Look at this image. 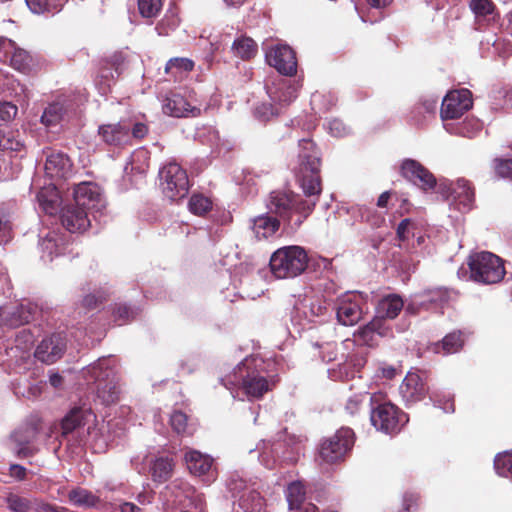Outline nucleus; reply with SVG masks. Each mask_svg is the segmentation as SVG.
I'll use <instances>...</instances> for the list:
<instances>
[{
  "label": "nucleus",
  "instance_id": "obj_1",
  "mask_svg": "<svg viewBox=\"0 0 512 512\" xmlns=\"http://www.w3.org/2000/svg\"><path fill=\"white\" fill-rule=\"evenodd\" d=\"M263 361L258 357H247L234 369L227 380L221 383L228 389L241 385L249 398H261L276 384L275 377H266L262 374Z\"/></svg>",
  "mask_w": 512,
  "mask_h": 512
},
{
  "label": "nucleus",
  "instance_id": "obj_2",
  "mask_svg": "<svg viewBox=\"0 0 512 512\" xmlns=\"http://www.w3.org/2000/svg\"><path fill=\"white\" fill-rule=\"evenodd\" d=\"M84 377L89 384L95 387L97 398L104 405L117 401L119 389L116 379V370L112 358H101L84 370Z\"/></svg>",
  "mask_w": 512,
  "mask_h": 512
},
{
  "label": "nucleus",
  "instance_id": "obj_3",
  "mask_svg": "<svg viewBox=\"0 0 512 512\" xmlns=\"http://www.w3.org/2000/svg\"><path fill=\"white\" fill-rule=\"evenodd\" d=\"M298 178L303 192L308 197H318L322 191L320 172V157L315 144L310 139L299 142Z\"/></svg>",
  "mask_w": 512,
  "mask_h": 512
},
{
  "label": "nucleus",
  "instance_id": "obj_4",
  "mask_svg": "<svg viewBox=\"0 0 512 512\" xmlns=\"http://www.w3.org/2000/svg\"><path fill=\"white\" fill-rule=\"evenodd\" d=\"M308 265V255L300 246H286L276 250L270 258V269L278 279L294 278Z\"/></svg>",
  "mask_w": 512,
  "mask_h": 512
},
{
  "label": "nucleus",
  "instance_id": "obj_5",
  "mask_svg": "<svg viewBox=\"0 0 512 512\" xmlns=\"http://www.w3.org/2000/svg\"><path fill=\"white\" fill-rule=\"evenodd\" d=\"M470 278L483 284L500 282L505 275L503 261L491 252H479L468 259Z\"/></svg>",
  "mask_w": 512,
  "mask_h": 512
},
{
  "label": "nucleus",
  "instance_id": "obj_6",
  "mask_svg": "<svg viewBox=\"0 0 512 512\" xmlns=\"http://www.w3.org/2000/svg\"><path fill=\"white\" fill-rule=\"evenodd\" d=\"M381 394H372L370 400L372 405L377 404L371 410V423L380 431L387 434L397 433L401 427L408 422V417L390 402L379 403Z\"/></svg>",
  "mask_w": 512,
  "mask_h": 512
},
{
  "label": "nucleus",
  "instance_id": "obj_7",
  "mask_svg": "<svg viewBox=\"0 0 512 512\" xmlns=\"http://www.w3.org/2000/svg\"><path fill=\"white\" fill-rule=\"evenodd\" d=\"M354 443V433L350 428H341L325 439L319 448V460L333 464L343 460Z\"/></svg>",
  "mask_w": 512,
  "mask_h": 512
},
{
  "label": "nucleus",
  "instance_id": "obj_8",
  "mask_svg": "<svg viewBox=\"0 0 512 512\" xmlns=\"http://www.w3.org/2000/svg\"><path fill=\"white\" fill-rule=\"evenodd\" d=\"M163 193L172 201L182 199L189 189L188 176L179 164L170 162L159 172Z\"/></svg>",
  "mask_w": 512,
  "mask_h": 512
},
{
  "label": "nucleus",
  "instance_id": "obj_9",
  "mask_svg": "<svg viewBox=\"0 0 512 512\" xmlns=\"http://www.w3.org/2000/svg\"><path fill=\"white\" fill-rule=\"evenodd\" d=\"M366 302L363 296L357 292H348L337 299L336 316L340 324L353 326L357 324L365 314Z\"/></svg>",
  "mask_w": 512,
  "mask_h": 512
},
{
  "label": "nucleus",
  "instance_id": "obj_10",
  "mask_svg": "<svg viewBox=\"0 0 512 512\" xmlns=\"http://www.w3.org/2000/svg\"><path fill=\"white\" fill-rule=\"evenodd\" d=\"M74 203L90 211L95 217V213H100L105 208V201L102 197L99 186L91 182H83L75 186Z\"/></svg>",
  "mask_w": 512,
  "mask_h": 512
},
{
  "label": "nucleus",
  "instance_id": "obj_11",
  "mask_svg": "<svg viewBox=\"0 0 512 512\" xmlns=\"http://www.w3.org/2000/svg\"><path fill=\"white\" fill-rule=\"evenodd\" d=\"M472 107L471 92L467 89L449 92L443 99L440 115L443 120L460 118Z\"/></svg>",
  "mask_w": 512,
  "mask_h": 512
},
{
  "label": "nucleus",
  "instance_id": "obj_12",
  "mask_svg": "<svg viewBox=\"0 0 512 512\" xmlns=\"http://www.w3.org/2000/svg\"><path fill=\"white\" fill-rule=\"evenodd\" d=\"M267 63L280 74L292 76L297 71L295 52L285 44H277L266 52Z\"/></svg>",
  "mask_w": 512,
  "mask_h": 512
},
{
  "label": "nucleus",
  "instance_id": "obj_13",
  "mask_svg": "<svg viewBox=\"0 0 512 512\" xmlns=\"http://www.w3.org/2000/svg\"><path fill=\"white\" fill-rule=\"evenodd\" d=\"M184 460L189 472L197 477H204V481L211 482L216 479L217 471L211 456L198 450L187 449Z\"/></svg>",
  "mask_w": 512,
  "mask_h": 512
},
{
  "label": "nucleus",
  "instance_id": "obj_14",
  "mask_svg": "<svg viewBox=\"0 0 512 512\" xmlns=\"http://www.w3.org/2000/svg\"><path fill=\"white\" fill-rule=\"evenodd\" d=\"M95 421V415L88 408L75 407L64 417L61 423L62 435L67 436L71 433H77L78 436L84 435V427L87 426L86 433L90 434L91 425Z\"/></svg>",
  "mask_w": 512,
  "mask_h": 512
},
{
  "label": "nucleus",
  "instance_id": "obj_15",
  "mask_svg": "<svg viewBox=\"0 0 512 512\" xmlns=\"http://www.w3.org/2000/svg\"><path fill=\"white\" fill-rule=\"evenodd\" d=\"M130 130L131 124L128 121H120L99 126L98 135L106 145L120 148L131 143Z\"/></svg>",
  "mask_w": 512,
  "mask_h": 512
},
{
  "label": "nucleus",
  "instance_id": "obj_16",
  "mask_svg": "<svg viewBox=\"0 0 512 512\" xmlns=\"http://www.w3.org/2000/svg\"><path fill=\"white\" fill-rule=\"evenodd\" d=\"M65 349V337L61 334H53L40 342L36 348L35 357L45 364H53L63 356Z\"/></svg>",
  "mask_w": 512,
  "mask_h": 512
},
{
  "label": "nucleus",
  "instance_id": "obj_17",
  "mask_svg": "<svg viewBox=\"0 0 512 512\" xmlns=\"http://www.w3.org/2000/svg\"><path fill=\"white\" fill-rule=\"evenodd\" d=\"M267 93L271 102L281 110L283 106L296 99L298 85L289 79L279 77L271 85H267Z\"/></svg>",
  "mask_w": 512,
  "mask_h": 512
},
{
  "label": "nucleus",
  "instance_id": "obj_18",
  "mask_svg": "<svg viewBox=\"0 0 512 512\" xmlns=\"http://www.w3.org/2000/svg\"><path fill=\"white\" fill-rule=\"evenodd\" d=\"M401 173L403 177L423 190L433 189L436 185V179L433 174L415 160H404L401 165Z\"/></svg>",
  "mask_w": 512,
  "mask_h": 512
},
{
  "label": "nucleus",
  "instance_id": "obj_19",
  "mask_svg": "<svg viewBox=\"0 0 512 512\" xmlns=\"http://www.w3.org/2000/svg\"><path fill=\"white\" fill-rule=\"evenodd\" d=\"M90 214V211L76 203L70 204L62 209L61 222L70 232H83L91 225Z\"/></svg>",
  "mask_w": 512,
  "mask_h": 512
},
{
  "label": "nucleus",
  "instance_id": "obj_20",
  "mask_svg": "<svg viewBox=\"0 0 512 512\" xmlns=\"http://www.w3.org/2000/svg\"><path fill=\"white\" fill-rule=\"evenodd\" d=\"M450 298L449 291L444 288L425 290L414 297L411 304L406 308L408 312L415 313L417 310L440 307L447 303Z\"/></svg>",
  "mask_w": 512,
  "mask_h": 512
},
{
  "label": "nucleus",
  "instance_id": "obj_21",
  "mask_svg": "<svg viewBox=\"0 0 512 512\" xmlns=\"http://www.w3.org/2000/svg\"><path fill=\"white\" fill-rule=\"evenodd\" d=\"M163 112L173 117H196L200 115L201 109L188 102L184 96L172 94L166 98Z\"/></svg>",
  "mask_w": 512,
  "mask_h": 512
},
{
  "label": "nucleus",
  "instance_id": "obj_22",
  "mask_svg": "<svg viewBox=\"0 0 512 512\" xmlns=\"http://www.w3.org/2000/svg\"><path fill=\"white\" fill-rule=\"evenodd\" d=\"M427 392V387L422 378L416 373H408L404 378L400 393L406 402H416L421 400Z\"/></svg>",
  "mask_w": 512,
  "mask_h": 512
},
{
  "label": "nucleus",
  "instance_id": "obj_23",
  "mask_svg": "<svg viewBox=\"0 0 512 512\" xmlns=\"http://www.w3.org/2000/svg\"><path fill=\"white\" fill-rule=\"evenodd\" d=\"M70 159L63 153L52 152L46 158L45 173L51 179L67 177L71 172Z\"/></svg>",
  "mask_w": 512,
  "mask_h": 512
},
{
  "label": "nucleus",
  "instance_id": "obj_24",
  "mask_svg": "<svg viewBox=\"0 0 512 512\" xmlns=\"http://www.w3.org/2000/svg\"><path fill=\"white\" fill-rule=\"evenodd\" d=\"M294 194L274 191L270 194L268 208L272 213L284 219H289L293 212Z\"/></svg>",
  "mask_w": 512,
  "mask_h": 512
},
{
  "label": "nucleus",
  "instance_id": "obj_25",
  "mask_svg": "<svg viewBox=\"0 0 512 512\" xmlns=\"http://www.w3.org/2000/svg\"><path fill=\"white\" fill-rule=\"evenodd\" d=\"M404 307V302L398 295H388L382 298L376 308V317L383 323L384 319H394Z\"/></svg>",
  "mask_w": 512,
  "mask_h": 512
},
{
  "label": "nucleus",
  "instance_id": "obj_26",
  "mask_svg": "<svg viewBox=\"0 0 512 512\" xmlns=\"http://www.w3.org/2000/svg\"><path fill=\"white\" fill-rule=\"evenodd\" d=\"M452 193L458 204V209L468 211L474 203V191L466 179H457L453 184Z\"/></svg>",
  "mask_w": 512,
  "mask_h": 512
},
{
  "label": "nucleus",
  "instance_id": "obj_27",
  "mask_svg": "<svg viewBox=\"0 0 512 512\" xmlns=\"http://www.w3.org/2000/svg\"><path fill=\"white\" fill-rule=\"evenodd\" d=\"M64 247L63 236L57 231H50L40 242V248L42 251L41 258L45 262L53 260V255L61 253Z\"/></svg>",
  "mask_w": 512,
  "mask_h": 512
},
{
  "label": "nucleus",
  "instance_id": "obj_28",
  "mask_svg": "<svg viewBox=\"0 0 512 512\" xmlns=\"http://www.w3.org/2000/svg\"><path fill=\"white\" fill-rule=\"evenodd\" d=\"M37 200L43 211L49 215H54L61 203L58 190L54 185L43 187L37 193Z\"/></svg>",
  "mask_w": 512,
  "mask_h": 512
},
{
  "label": "nucleus",
  "instance_id": "obj_29",
  "mask_svg": "<svg viewBox=\"0 0 512 512\" xmlns=\"http://www.w3.org/2000/svg\"><path fill=\"white\" fill-rule=\"evenodd\" d=\"M387 332L384 323L380 319H373L364 327H361L355 333V337L358 342L371 346L374 344L376 336H386Z\"/></svg>",
  "mask_w": 512,
  "mask_h": 512
},
{
  "label": "nucleus",
  "instance_id": "obj_30",
  "mask_svg": "<svg viewBox=\"0 0 512 512\" xmlns=\"http://www.w3.org/2000/svg\"><path fill=\"white\" fill-rule=\"evenodd\" d=\"M232 52L242 60H249L258 52L257 43L250 37L240 36L232 44Z\"/></svg>",
  "mask_w": 512,
  "mask_h": 512
},
{
  "label": "nucleus",
  "instance_id": "obj_31",
  "mask_svg": "<svg viewBox=\"0 0 512 512\" xmlns=\"http://www.w3.org/2000/svg\"><path fill=\"white\" fill-rule=\"evenodd\" d=\"M252 229L258 239H267L279 229V221L269 216H259L253 220Z\"/></svg>",
  "mask_w": 512,
  "mask_h": 512
},
{
  "label": "nucleus",
  "instance_id": "obj_32",
  "mask_svg": "<svg viewBox=\"0 0 512 512\" xmlns=\"http://www.w3.org/2000/svg\"><path fill=\"white\" fill-rule=\"evenodd\" d=\"M239 504L245 512H262L264 499L257 491L247 490L240 495Z\"/></svg>",
  "mask_w": 512,
  "mask_h": 512
},
{
  "label": "nucleus",
  "instance_id": "obj_33",
  "mask_svg": "<svg viewBox=\"0 0 512 512\" xmlns=\"http://www.w3.org/2000/svg\"><path fill=\"white\" fill-rule=\"evenodd\" d=\"M66 113L67 109L62 103H52L44 110L41 122L47 127L55 126L64 119Z\"/></svg>",
  "mask_w": 512,
  "mask_h": 512
},
{
  "label": "nucleus",
  "instance_id": "obj_34",
  "mask_svg": "<svg viewBox=\"0 0 512 512\" xmlns=\"http://www.w3.org/2000/svg\"><path fill=\"white\" fill-rule=\"evenodd\" d=\"M68 499L71 504L79 507H93L99 502V498L92 492L83 489L75 488L68 493Z\"/></svg>",
  "mask_w": 512,
  "mask_h": 512
},
{
  "label": "nucleus",
  "instance_id": "obj_35",
  "mask_svg": "<svg viewBox=\"0 0 512 512\" xmlns=\"http://www.w3.org/2000/svg\"><path fill=\"white\" fill-rule=\"evenodd\" d=\"M173 466L172 460L167 457L156 459L151 468L153 480L159 483L166 482L172 476Z\"/></svg>",
  "mask_w": 512,
  "mask_h": 512
},
{
  "label": "nucleus",
  "instance_id": "obj_36",
  "mask_svg": "<svg viewBox=\"0 0 512 512\" xmlns=\"http://www.w3.org/2000/svg\"><path fill=\"white\" fill-rule=\"evenodd\" d=\"M170 424L172 429L181 435H192L196 427L192 422H189L188 416L181 412L175 411L170 417Z\"/></svg>",
  "mask_w": 512,
  "mask_h": 512
},
{
  "label": "nucleus",
  "instance_id": "obj_37",
  "mask_svg": "<svg viewBox=\"0 0 512 512\" xmlns=\"http://www.w3.org/2000/svg\"><path fill=\"white\" fill-rule=\"evenodd\" d=\"M286 497L291 510L298 508L301 504H304V485L300 481L290 483L287 488Z\"/></svg>",
  "mask_w": 512,
  "mask_h": 512
},
{
  "label": "nucleus",
  "instance_id": "obj_38",
  "mask_svg": "<svg viewBox=\"0 0 512 512\" xmlns=\"http://www.w3.org/2000/svg\"><path fill=\"white\" fill-rule=\"evenodd\" d=\"M8 60L14 69L21 72H25L29 68L31 62L28 52L16 47V44H14V49L10 53Z\"/></svg>",
  "mask_w": 512,
  "mask_h": 512
},
{
  "label": "nucleus",
  "instance_id": "obj_39",
  "mask_svg": "<svg viewBox=\"0 0 512 512\" xmlns=\"http://www.w3.org/2000/svg\"><path fill=\"white\" fill-rule=\"evenodd\" d=\"M188 207L190 212L193 214L202 216L211 209L212 202L209 198L200 194H196L190 198Z\"/></svg>",
  "mask_w": 512,
  "mask_h": 512
},
{
  "label": "nucleus",
  "instance_id": "obj_40",
  "mask_svg": "<svg viewBox=\"0 0 512 512\" xmlns=\"http://www.w3.org/2000/svg\"><path fill=\"white\" fill-rule=\"evenodd\" d=\"M161 8V0H138L139 13L143 18L152 19L156 17Z\"/></svg>",
  "mask_w": 512,
  "mask_h": 512
},
{
  "label": "nucleus",
  "instance_id": "obj_41",
  "mask_svg": "<svg viewBox=\"0 0 512 512\" xmlns=\"http://www.w3.org/2000/svg\"><path fill=\"white\" fill-rule=\"evenodd\" d=\"M193 67V61L188 58H173L167 62L165 72L176 76L178 73L191 71Z\"/></svg>",
  "mask_w": 512,
  "mask_h": 512
},
{
  "label": "nucleus",
  "instance_id": "obj_42",
  "mask_svg": "<svg viewBox=\"0 0 512 512\" xmlns=\"http://www.w3.org/2000/svg\"><path fill=\"white\" fill-rule=\"evenodd\" d=\"M494 467L500 476L512 477V454L503 453L496 456Z\"/></svg>",
  "mask_w": 512,
  "mask_h": 512
},
{
  "label": "nucleus",
  "instance_id": "obj_43",
  "mask_svg": "<svg viewBox=\"0 0 512 512\" xmlns=\"http://www.w3.org/2000/svg\"><path fill=\"white\" fill-rule=\"evenodd\" d=\"M185 496L183 501H188L187 506L202 510L205 505L204 495L196 490L193 486H185Z\"/></svg>",
  "mask_w": 512,
  "mask_h": 512
},
{
  "label": "nucleus",
  "instance_id": "obj_44",
  "mask_svg": "<svg viewBox=\"0 0 512 512\" xmlns=\"http://www.w3.org/2000/svg\"><path fill=\"white\" fill-rule=\"evenodd\" d=\"M179 25V19L173 11H168L162 20L157 24L156 30L159 35H167Z\"/></svg>",
  "mask_w": 512,
  "mask_h": 512
},
{
  "label": "nucleus",
  "instance_id": "obj_45",
  "mask_svg": "<svg viewBox=\"0 0 512 512\" xmlns=\"http://www.w3.org/2000/svg\"><path fill=\"white\" fill-rule=\"evenodd\" d=\"M462 339L459 333H451L444 337L441 347L446 354L455 353L462 347Z\"/></svg>",
  "mask_w": 512,
  "mask_h": 512
},
{
  "label": "nucleus",
  "instance_id": "obj_46",
  "mask_svg": "<svg viewBox=\"0 0 512 512\" xmlns=\"http://www.w3.org/2000/svg\"><path fill=\"white\" fill-rule=\"evenodd\" d=\"M293 200V211L303 215V217L306 218L313 211L317 198L303 200L300 199L299 196L294 195Z\"/></svg>",
  "mask_w": 512,
  "mask_h": 512
},
{
  "label": "nucleus",
  "instance_id": "obj_47",
  "mask_svg": "<svg viewBox=\"0 0 512 512\" xmlns=\"http://www.w3.org/2000/svg\"><path fill=\"white\" fill-rule=\"evenodd\" d=\"M255 116L263 121L269 120L271 117L280 113V109L275 104L263 103L255 108Z\"/></svg>",
  "mask_w": 512,
  "mask_h": 512
},
{
  "label": "nucleus",
  "instance_id": "obj_48",
  "mask_svg": "<svg viewBox=\"0 0 512 512\" xmlns=\"http://www.w3.org/2000/svg\"><path fill=\"white\" fill-rule=\"evenodd\" d=\"M470 8L477 16H486L493 12L494 6L490 0H470Z\"/></svg>",
  "mask_w": 512,
  "mask_h": 512
},
{
  "label": "nucleus",
  "instance_id": "obj_49",
  "mask_svg": "<svg viewBox=\"0 0 512 512\" xmlns=\"http://www.w3.org/2000/svg\"><path fill=\"white\" fill-rule=\"evenodd\" d=\"M415 223L409 219H403L397 227V236L401 241H406L410 236H414Z\"/></svg>",
  "mask_w": 512,
  "mask_h": 512
},
{
  "label": "nucleus",
  "instance_id": "obj_50",
  "mask_svg": "<svg viewBox=\"0 0 512 512\" xmlns=\"http://www.w3.org/2000/svg\"><path fill=\"white\" fill-rule=\"evenodd\" d=\"M7 505L14 512H28L30 509L29 501L17 495H10L7 498Z\"/></svg>",
  "mask_w": 512,
  "mask_h": 512
},
{
  "label": "nucleus",
  "instance_id": "obj_51",
  "mask_svg": "<svg viewBox=\"0 0 512 512\" xmlns=\"http://www.w3.org/2000/svg\"><path fill=\"white\" fill-rule=\"evenodd\" d=\"M18 108L10 102H0V125L11 121L17 115Z\"/></svg>",
  "mask_w": 512,
  "mask_h": 512
},
{
  "label": "nucleus",
  "instance_id": "obj_52",
  "mask_svg": "<svg viewBox=\"0 0 512 512\" xmlns=\"http://www.w3.org/2000/svg\"><path fill=\"white\" fill-rule=\"evenodd\" d=\"M99 77L101 80L105 81L104 87H101L102 92L105 93L106 90L109 89L111 81H113L118 76L116 75L114 69L102 63L99 71Z\"/></svg>",
  "mask_w": 512,
  "mask_h": 512
},
{
  "label": "nucleus",
  "instance_id": "obj_53",
  "mask_svg": "<svg viewBox=\"0 0 512 512\" xmlns=\"http://www.w3.org/2000/svg\"><path fill=\"white\" fill-rule=\"evenodd\" d=\"M329 133L334 137H343L349 133V128L339 119H333L328 123Z\"/></svg>",
  "mask_w": 512,
  "mask_h": 512
},
{
  "label": "nucleus",
  "instance_id": "obj_54",
  "mask_svg": "<svg viewBox=\"0 0 512 512\" xmlns=\"http://www.w3.org/2000/svg\"><path fill=\"white\" fill-rule=\"evenodd\" d=\"M496 173L502 178H512V160L499 159L496 160Z\"/></svg>",
  "mask_w": 512,
  "mask_h": 512
},
{
  "label": "nucleus",
  "instance_id": "obj_55",
  "mask_svg": "<svg viewBox=\"0 0 512 512\" xmlns=\"http://www.w3.org/2000/svg\"><path fill=\"white\" fill-rule=\"evenodd\" d=\"M12 437L19 446L17 448L18 456L28 457L34 453V449L27 445L29 441L28 440L22 441V439L20 438V432H18V431L15 432Z\"/></svg>",
  "mask_w": 512,
  "mask_h": 512
},
{
  "label": "nucleus",
  "instance_id": "obj_56",
  "mask_svg": "<svg viewBox=\"0 0 512 512\" xmlns=\"http://www.w3.org/2000/svg\"><path fill=\"white\" fill-rule=\"evenodd\" d=\"M14 42L7 38H0V61L6 62L14 49Z\"/></svg>",
  "mask_w": 512,
  "mask_h": 512
},
{
  "label": "nucleus",
  "instance_id": "obj_57",
  "mask_svg": "<svg viewBox=\"0 0 512 512\" xmlns=\"http://www.w3.org/2000/svg\"><path fill=\"white\" fill-rule=\"evenodd\" d=\"M184 485L191 486L188 482L181 479L174 480L170 486L173 493L175 494V497L178 498L180 502L184 500L185 496L186 488H184Z\"/></svg>",
  "mask_w": 512,
  "mask_h": 512
},
{
  "label": "nucleus",
  "instance_id": "obj_58",
  "mask_svg": "<svg viewBox=\"0 0 512 512\" xmlns=\"http://www.w3.org/2000/svg\"><path fill=\"white\" fill-rule=\"evenodd\" d=\"M30 10L40 14L48 9V0H25Z\"/></svg>",
  "mask_w": 512,
  "mask_h": 512
},
{
  "label": "nucleus",
  "instance_id": "obj_59",
  "mask_svg": "<svg viewBox=\"0 0 512 512\" xmlns=\"http://www.w3.org/2000/svg\"><path fill=\"white\" fill-rule=\"evenodd\" d=\"M362 403H363L362 394L355 395L347 401L345 408L349 414L353 415L359 410Z\"/></svg>",
  "mask_w": 512,
  "mask_h": 512
},
{
  "label": "nucleus",
  "instance_id": "obj_60",
  "mask_svg": "<svg viewBox=\"0 0 512 512\" xmlns=\"http://www.w3.org/2000/svg\"><path fill=\"white\" fill-rule=\"evenodd\" d=\"M124 58L121 54H114L110 57V59H107L103 61L104 64L111 67L115 70V73L117 76L120 74L121 65L123 64Z\"/></svg>",
  "mask_w": 512,
  "mask_h": 512
},
{
  "label": "nucleus",
  "instance_id": "obj_61",
  "mask_svg": "<svg viewBox=\"0 0 512 512\" xmlns=\"http://www.w3.org/2000/svg\"><path fill=\"white\" fill-rule=\"evenodd\" d=\"M134 317V311L126 305L119 306L115 310V318L123 322Z\"/></svg>",
  "mask_w": 512,
  "mask_h": 512
},
{
  "label": "nucleus",
  "instance_id": "obj_62",
  "mask_svg": "<svg viewBox=\"0 0 512 512\" xmlns=\"http://www.w3.org/2000/svg\"><path fill=\"white\" fill-rule=\"evenodd\" d=\"M22 147V144L17 140H12L10 137H2L0 139V148L3 150L18 151Z\"/></svg>",
  "mask_w": 512,
  "mask_h": 512
},
{
  "label": "nucleus",
  "instance_id": "obj_63",
  "mask_svg": "<svg viewBox=\"0 0 512 512\" xmlns=\"http://www.w3.org/2000/svg\"><path fill=\"white\" fill-rule=\"evenodd\" d=\"M147 132H148V128L145 124L135 123L133 125V127H131V130H130L131 139L132 138L141 139L147 134Z\"/></svg>",
  "mask_w": 512,
  "mask_h": 512
},
{
  "label": "nucleus",
  "instance_id": "obj_64",
  "mask_svg": "<svg viewBox=\"0 0 512 512\" xmlns=\"http://www.w3.org/2000/svg\"><path fill=\"white\" fill-rule=\"evenodd\" d=\"M10 475L16 479L22 480L25 478L26 469L21 465H11L10 466Z\"/></svg>",
  "mask_w": 512,
  "mask_h": 512
}]
</instances>
